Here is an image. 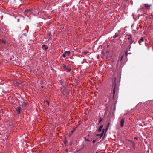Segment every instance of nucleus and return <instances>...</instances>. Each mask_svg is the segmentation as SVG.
Wrapping results in <instances>:
<instances>
[{"label": "nucleus", "instance_id": "23", "mask_svg": "<svg viewBox=\"0 0 153 153\" xmlns=\"http://www.w3.org/2000/svg\"><path fill=\"white\" fill-rule=\"evenodd\" d=\"M48 35L49 36H51V33H49L48 34Z\"/></svg>", "mask_w": 153, "mask_h": 153}, {"label": "nucleus", "instance_id": "8", "mask_svg": "<svg viewBox=\"0 0 153 153\" xmlns=\"http://www.w3.org/2000/svg\"><path fill=\"white\" fill-rule=\"evenodd\" d=\"M124 118L121 119L120 121V125L122 127H123L124 125Z\"/></svg>", "mask_w": 153, "mask_h": 153}, {"label": "nucleus", "instance_id": "31", "mask_svg": "<svg viewBox=\"0 0 153 153\" xmlns=\"http://www.w3.org/2000/svg\"><path fill=\"white\" fill-rule=\"evenodd\" d=\"M68 150H67V149H66V152H68Z\"/></svg>", "mask_w": 153, "mask_h": 153}, {"label": "nucleus", "instance_id": "30", "mask_svg": "<svg viewBox=\"0 0 153 153\" xmlns=\"http://www.w3.org/2000/svg\"><path fill=\"white\" fill-rule=\"evenodd\" d=\"M100 134H97V136H100Z\"/></svg>", "mask_w": 153, "mask_h": 153}, {"label": "nucleus", "instance_id": "11", "mask_svg": "<svg viewBox=\"0 0 153 153\" xmlns=\"http://www.w3.org/2000/svg\"><path fill=\"white\" fill-rule=\"evenodd\" d=\"M32 11V9H27L25 10V13H30Z\"/></svg>", "mask_w": 153, "mask_h": 153}, {"label": "nucleus", "instance_id": "10", "mask_svg": "<svg viewBox=\"0 0 153 153\" xmlns=\"http://www.w3.org/2000/svg\"><path fill=\"white\" fill-rule=\"evenodd\" d=\"M144 10H145V9L143 7H142V8H140L139 9V10H138V11H140V12H144Z\"/></svg>", "mask_w": 153, "mask_h": 153}, {"label": "nucleus", "instance_id": "28", "mask_svg": "<svg viewBox=\"0 0 153 153\" xmlns=\"http://www.w3.org/2000/svg\"><path fill=\"white\" fill-rule=\"evenodd\" d=\"M95 142H96V140H94L93 141V143H95Z\"/></svg>", "mask_w": 153, "mask_h": 153}, {"label": "nucleus", "instance_id": "13", "mask_svg": "<svg viewBox=\"0 0 153 153\" xmlns=\"http://www.w3.org/2000/svg\"><path fill=\"white\" fill-rule=\"evenodd\" d=\"M103 125H101L100 127L98 129V131L99 132H100L101 131L102 129V128H103Z\"/></svg>", "mask_w": 153, "mask_h": 153}, {"label": "nucleus", "instance_id": "6", "mask_svg": "<svg viewBox=\"0 0 153 153\" xmlns=\"http://www.w3.org/2000/svg\"><path fill=\"white\" fill-rule=\"evenodd\" d=\"M21 109V108L18 106L16 108V110L17 111L18 114H19L20 113V110Z\"/></svg>", "mask_w": 153, "mask_h": 153}, {"label": "nucleus", "instance_id": "27", "mask_svg": "<svg viewBox=\"0 0 153 153\" xmlns=\"http://www.w3.org/2000/svg\"><path fill=\"white\" fill-rule=\"evenodd\" d=\"M27 104L26 103H25L24 105V106H27Z\"/></svg>", "mask_w": 153, "mask_h": 153}, {"label": "nucleus", "instance_id": "3", "mask_svg": "<svg viewBox=\"0 0 153 153\" xmlns=\"http://www.w3.org/2000/svg\"><path fill=\"white\" fill-rule=\"evenodd\" d=\"M127 36L128 37V39L129 41L130 45L134 42V41L132 40V35L131 34L127 35Z\"/></svg>", "mask_w": 153, "mask_h": 153}, {"label": "nucleus", "instance_id": "12", "mask_svg": "<svg viewBox=\"0 0 153 153\" xmlns=\"http://www.w3.org/2000/svg\"><path fill=\"white\" fill-rule=\"evenodd\" d=\"M144 41L143 38V37H141V39L139 40L138 43L139 44H140L142 42H143Z\"/></svg>", "mask_w": 153, "mask_h": 153}, {"label": "nucleus", "instance_id": "1", "mask_svg": "<svg viewBox=\"0 0 153 153\" xmlns=\"http://www.w3.org/2000/svg\"><path fill=\"white\" fill-rule=\"evenodd\" d=\"M119 88L116 85L115 82L113 85V98H114L115 94H118V92Z\"/></svg>", "mask_w": 153, "mask_h": 153}, {"label": "nucleus", "instance_id": "26", "mask_svg": "<svg viewBox=\"0 0 153 153\" xmlns=\"http://www.w3.org/2000/svg\"><path fill=\"white\" fill-rule=\"evenodd\" d=\"M85 140L86 141H89V140H88V139H87L86 138H85Z\"/></svg>", "mask_w": 153, "mask_h": 153}, {"label": "nucleus", "instance_id": "21", "mask_svg": "<svg viewBox=\"0 0 153 153\" xmlns=\"http://www.w3.org/2000/svg\"><path fill=\"white\" fill-rule=\"evenodd\" d=\"M65 53H64L62 55V56L63 57H64V58H65V57H66V56L65 55Z\"/></svg>", "mask_w": 153, "mask_h": 153}, {"label": "nucleus", "instance_id": "17", "mask_svg": "<svg viewBox=\"0 0 153 153\" xmlns=\"http://www.w3.org/2000/svg\"><path fill=\"white\" fill-rule=\"evenodd\" d=\"M118 33H116L115 34V35H114V37L115 38H116L118 36Z\"/></svg>", "mask_w": 153, "mask_h": 153}, {"label": "nucleus", "instance_id": "25", "mask_svg": "<svg viewBox=\"0 0 153 153\" xmlns=\"http://www.w3.org/2000/svg\"><path fill=\"white\" fill-rule=\"evenodd\" d=\"M46 102H47V104L48 105H49V102L48 101H46Z\"/></svg>", "mask_w": 153, "mask_h": 153}, {"label": "nucleus", "instance_id": "22", "mask_svg": "<svg viewBox=\"0 0 153 153\" xmlns=\"http://www.w3.org/2000/svg\"><path fill=\"white\" fill-rule=\"evenodd\" d=\"M63 67L65 69H66L67 68V67H66V65H63Z\"/></svg>", "mask_w": 153, "mask_h": 153}, {"label": "nucleus", "instance_id": "2", "mask_svg": "<svg viewBox=\"0 0 153 153\" xmlns=\"http://www.w3.org/2000/svg\"><path fill=\"white\" fill-rule=\"evenodd\" d=\"M109 124H110V123H108V126H107V128H106V131L105 132V129H104L103 130L102 132V133L101 134H100V138H101V137H102V136L104 135V137H105V133H106V131H107L108 128V127L109 125Z\"/></svg>", "mask_w": 153, "mask_h": 153}, {"label": "nucleus", "instance_id": "20", "mask_svg": "<svg viewBox=\"0 0 153 153\" xmlns=\"http://www.w3.org/2000/svg\"><path fill=\"white\" fill-rule=\"evenodd\" d=\"M127 55H128V52H127V51H126L125 53V55L126 56H127Z\"/></svg>", "mask_w": 153, "mask_h": 153}, {"label": "nucleus", "instance_id": "9", "mask_svg": "<svg viewBox=\"0 0 153 153\" xmlns=\"http://www.w3.org/2000/svg\"><path fill=\"white\" fill-rule=\"evenodd\" d=\"M42 48L45 50H46L48 49V47L46 46L45 45H43L42 46Z\"/></svg>", "mask_w": 153, "mask_h": 153}, {"label": "nucleus", "instance_id": "14", "mask_svg": "<svg viewBox=\"0 0 153 153\" xmlns=\"http://www.w3.org/2000/svg\"><path fill=\"white\" fill-rule=\"evenodd\" d=\"M65 53L68 56H69L70 53V52L69 51H66L65 52Z\"/></svg>", "mask_w": 153, "mask_h": 153}, {"label": "nucleus", "instance_id": "16", "mask_svg": "<svg viewBox=\"0 0 153 153\" xmlns=\"http://www.w3.org/2000/svg\"><path fill=\"white\" fill-rule=\"evenodd\" d=\"M130 142L132 143L133 144V147H134L135 146V144L134 143L132 140L130 141Z\"/></svg>", "mask_w": 153, "mask_h": 153}, {"label": "nucleus", "instance_id": "7", "mask_svg": "<svg viewBox=\"0 0 153 153\" xmlns=\"http://www.w3.org/2000/svg\"><path fill=\"white\" fill-rule=\"evenodd\" d=\"M144 6L147 9H149L150 7L151 6V5L149 4H144Z\"/></svg>", "mask_w": 153, "mask_h": 153}, {"label": "nucleus", "instance_id": "29", "mask_svg": "<svg viewBox=\"0 0 153 153\" xmlns=\"http://www.w3.org/2000/svg\"><path fill=\"white\" fill-rule=\"evenodd\" d=\"M134 139H136V140H137V139H138V138H137V137H134Z\"/></svg>", "mask_w": 153, "mask_h": 153}, {"label": "nucleus", "instance_id": "15", "mask_svg": "<svg viewBox=\"0 0 153 153\" xmlns=\"http://www.w3.org/2000/svg\"><path fill=\"white\" fill-rule=\"evenodd\" d=\"M66 71L67 72H70L71 71V69L70 68H67L65 69Z\"/></svg>", "mask_w": 153, "mask_h": 153}, {"label": "nucleus", "instance_id": "19", "mask_svg": "<svg viewBox=\"0 0 153 153\" xmlns=\"http://www.w3.org/2000/svg\"><path fill=\"white\" fill-rule=\"evenodd\" d=\"M2 42L4 44H5L6 43V42L4 40H3L2 41Z\"/></svg>", "mask_w": 153, "mask_h": 153}, {"label": "nucleus", "instance_id": "4", "mask_svg": "<svg viewBox=\"0 0 153 153\" xmlns=\"http://www.w3.org/2000/svg\"><path fill=\"white\" fill-rule=\"evenodd\" d=\"M61 92L63 94H64L65 93L66 91V89L65 87H62L61 88Z\"/></svg>", "mask_w": 153, "mask_h": 153}, {"label": "nucleus", "instance_id": "24", "mask_svg": "<svg viewBox=\"0 0 153 153\" xmlns=\"http://www.w3.org/2000/svg\"><path fill=\"white\" fill-rule=\"evenodd\" d=\"M102 118H100L99 120V123H100L101 122V121H102Z\"/></svg>", "mask_w": 153, "mask_h": 153}, {"label": "nucleus", "instance_id": "18", "mask_svg": "<svg viewBox=\"0 0 153 153\" xmlns=\"http://www.w3.org/2000/svg\"><path fill=\"white\" fill-rule=\"evenodd\" d=\"M123 56H122L121 57V58H120V61H122L123 60Z\"/></svg>", "mask_w": 153, "mask_h": 153}, {"label": "nucleus", "instance_id": "32", "mask_svg": "<svg viewBox=\"0 0 153 153\" xmlns=\"http://www.w3.org/2000/svg\"><path fill=\"white\" fill-rule=\"evenodd\" d=\"M96 153H97V152H96Z\"/></svg>", "mask_w": 153, "mask_h": 153}, {"label": "nucleus", "instance_id": "5", "mask_svg": "<svg viewBox=\"0 0 153 153\" xmlns=\"http://www.w3.org/2000/svg\"><path fill=\"white\" fill-rule=\"evenodd\" d=\"M78 126H76V127H73V130H72V131H71L70 133L69 134V136H71V135L75 131V130L77 128V127Z\"/></svg>", "mask_w": 153, "mask_h": 153}]
</instances>
